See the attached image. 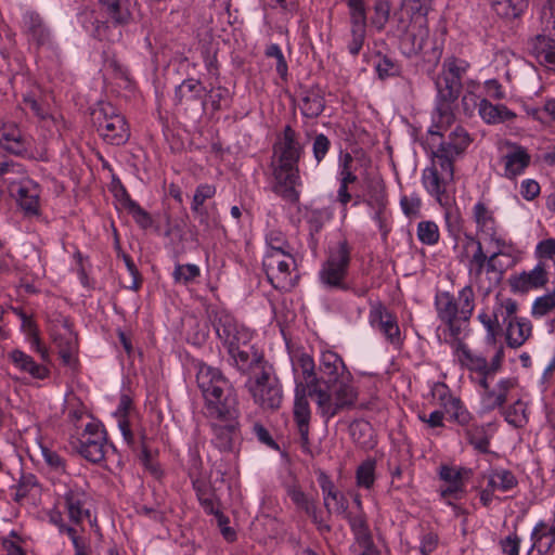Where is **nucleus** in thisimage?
<instances>
[{"mask_svg": "<svg viewBox=\"0 0 555 555\" xmlns=\"http://www.w3.org/2000/svg\"><path fill=\"white\" fill-rule=\"evenodd\" d=\"M521 539L516 532L509 533L500 541L503 555H519Z\"/></svg>", "mask_w": 555, "mask_h": 555, "instance_id": "nucleus-64", "label": "nucleus"}, {"mask_svg": "<svg viewBox=\"0 0 555 555\" xmlns=\"http://www.w3.org/2000/svg\"><path fill=\"white\" fill-rule=\"evenodd\" d=\"M436 90L434 122L429 129L431 135L441 137L440 129L448 128L455 120L454 107L463 90L456 79L450 76L440 67L439 73L434 78Z\"/></svg>", "mask_w": 555, "mask_h": 555, "instance_id": "nucleus-7", "label": "nucleus"}, {"mask_svg": "<svg viewBox=\"0 0 555 555\" xmlns=\"http://www.w3.org/2000/svg\"><path fill=\"white\" fill-rule=\"evenodd\" d=\"M508 147L509 151L501 157L504 165L503 176L509 180H515L529 167L531 155L521 145L508 143Z\"/></svg>", "mask_w": 555, "mask_h": 555, "instance_id": "nucleus-21", "label": "nucleus"}, {"mask_svg": "<svg viewBox=\"0 0 555 555\" xmlns=\"http://www.w3.org/2000/svg\"><path fill=\"white\" fill-rule=\"evenodd\" d=\"M132 2V0H99V8L114 26H126L133 20Z\"/></svg>", "mask_w": 555, "mask_h": 555, "instance_id": "nucleus-23", "label": "nucleus"}, {"mask_svg": "<svg viewBox=\"0 0 555 555\" xmlns=\"http://www.w3.org/2000/svg\"><path fill=\"white\" fill-rule=\"evenodd\" d=\"M466 85V91L461 99V107L466 116H470L477 107L479 108L480 101H478V96L474 92V88L478 83L474 80H467Z\"/></svg>", "mask_w": 555, "mask_h": 555, "instance_id": "nucleus-52", "label": "nucleus"}, {"mask_svg": "<svg viewBox=\"0 0 555 555\" xmlns=\"http://www.w3.org/2000/svg\"><path fill=\"white\" fill-rule=\"evenodd\" d=\"M199 276V268L195 264H177L173 271L176 282L188 284Z\"/></svg>", "mask_w": 555, "mask_h": 555, "instance_id": "nucleus-61", "label": "nucleus"}, {"mask_svg": "<svg viewBox=\"0 0 555 555\" xmlns=\"http://www.w3.org/2000/svg\"><path fill=\"white\" fill-rule=\"evenodd\" d=\"M0 145L11 154L35 158L28 150L29 142L15 122H4L0 119Z\"/></svg>", "mask_w": 555, "mask_h": 555, "instance_id": "nucleus-19", "label": "nucleus"}, {"mask_svg": "<svg viewBox=\"0 0 555 555\" xmlns=\"http://www.w3.org/2000/svg\"><path fill=\"white\" fill-rule=\"evenodd\" d=\"M330 149L331 141L325 134L319 133L314 137L312 143V153L317 164H320L325 158Z\"/></svg>", "mask_w": 555, "mask_h": 555, "instance_id": "nucleus-62", "label": "nucleus"}, {"mask_svg": "<svg viewBox=\"0 0 555 555\" xmlns=\"http://www.w3.org/2000/svg\"><path fill=\"white\" fill-rule=\"evenodd\" d=\"M64 500L70 521L79 525L85 517L90 518V511L86 507L89 495L85 490L72 488L65 493Z\"/></svg>", "mask_w": 555, "mask_h": 555, "instance_id": "nucleus-25", "label": "nucleus"}, {"mask_svg": "<svg viewBox=\"0 0 555 555\" xmlns=\"http://www.w3.org/2000/svg\"><path fill=\"white\" fill-rule=\"evenodd\" d=\"M323 492H324V505L328 511L332 509V502H333V508H334L335 513L345 514L347 512L348 502L343 493L334 490L333 486H330L327 492H326L325 488L323 487Z\"/></svg>", "mask_w": 555, "mask_h": 555, "instance_id": "nucleus-48", "label": "nucleus"}, {"mask_svg": "<svg viewBox=\"0 0 555 555\" xmlns=\"http://www.w3.org/2000/svg\"><path fill=\"white\" fill-rule=\"evenodd\" d=\"M218 335L224 339V344L228 348V352L231 356V358L234 360L236 364H238L240 361H243V350H241L240 347V336L238 331H236L235 327H232L229 325H223L222 330H217Z\"/></svg>", "mask_w": 555, "mask_h": 555, "instance_id": "nucleus-38", "label": "nucleus"}, {"mask_svg": "<svg viewBox=\"0 0 555 555\" xmlns=\"http://www.w3.org/2000/svg\"><path fill=\"white\" fill-rule=\"evenodd\" d=\"M345 378H351V374L343 359L333 351H324L321 354L319 373L317 374V388H332Z\"/></svg>", "mask_w": 555, "mask_h": 555, "instance_id": "nucleus-13", "label": "nucleus"}, {"mask_svg": "<svg viewBox=\"0 0 555 555\" xmlns=\"http://www.w3.org/2000/svg\"><path fill=\"white\" fill-rule=\"evenodd\" d=\"M351 248L346 240L339 241L328 250L327 259L323 262L319 272L321 283L331 289L351 292L358 297L367 294L366 286H357L347 282L348 270L351 260Z\"/></svg>", "mask_w": 555, "mask_h": 555, "instance_id": "nucleus-6", "label": "nucleus"}, {"mask_svg": "<svg viewBox=\"0 0 555 555\" xmlns=\"http://www.w3.org/2000/svg\"><path fill=\"white\" fill-rule=\"evenodd\" d=\"M370 322L377 327L391 344H399L400 330L393 317L380 302L374 304L370 310Z\"/></svg>", "mask_w": 555, "mask_h": 555, "instance_id": "nucleus-20", "label": "nucleus"}, {"mask_svg": "<svg viewBox=\"0 0 555 555\" xmlns=\"http://www.w3.org/2000/svg\"><path fill=\"white\" fill-rule=\"evenodd\" d=\"M91 122L99 135L111 145H124L130 138L127 120L109 102H98L90 111Z\"/></svg>", "mask_w": 555, "mask_h": 555, "instance_id": "nucleus-8", "label": "nucleus"}, {"mask_svg": "<svg viewBox=\"0 0 555 555\" xmlns=\"http://www.w3.org/2000/svg\"><path fill=\"white\" fill-rule=\"evenodd\" d=\"M472 138L467 130L457 126L450 132L447 141H442L437 150L433 151L431 156L436 157L439 165L450 167L461 157L472 143Z\"/></svg>", "mask_w": 555, "mask_h": 555, "instance_id": "nucleus-11", "label": "nucleus"}, {"mask_svg": "<svg viewBox=\"0 0 555 555\" xmlns=\"http://www.w3.org/2000/svg\"><path fill=\"white\" fill-rule=\"evenodd\" d=\"M345 517L349 522L356 542L372 537L366 516L362 511L357 514L346 512Z\"/></svg>", "mask_w": 555, "mask_h": 555, "instance_id": "nucleus-42", "label": "nucleus"}, {"mask_svg": "<svg viewBox=\"0 0 555 555\" xmlns=\"http://www.w3.org/2000/svg\"><path fill=\"white\" fill-rule=\"evenodd\" d=\"M487 485L495 492H506L514 489L518 485L516 476L507 469H492L488 475Z\"/></svg>", "mask_w": 555, "mask_h": 555, "instance_id": "nucleus-37", "label": "nucleus"}, {"mask_svg": "<svg viewBox=\"0 0 555 555\" xmlns=\"http://www.w3.org/2000/svg\"><path fill=\"white\" fill-rule=\"evenodd\" d=\"M267 251H294V247L287 242L285 235L279 230H272L266 237Z\"/></svg>", "mask_w": 555, "mask_h": 555, "instance_id": "nucleus-53", "label": "nucleus"}, {"mask_svg": "<svg viewBox=\"0 0 555 555\" xmlns=\"http://www.w3.org/2000/svg\"><path fill=\"white\" fill-rule=\"evenodd\" d=\"M206 88L194 78L183 80L175 90V104L192 107L198 103L204 104Z\"/></svg>", "mask_w": 555, "mask_h": 555, "instance_id": "nucleus-24", "label": "nucleus"}, {"mask_svg": "<svg viewBox=\"0 0 555 555\" xmlns=\"http://www.w3.org/2000/svg\"><path fill=\"white\" fill-rule=\"evenodd\" d=\"M531 550L539 555H548L555 548V517L548 520H540L531 531Z\"/></svg>", "mask_w": 555, "mask_h": 555, "instance_id": "nucleus-22", "label": "nucleus"}, {"mask_svg": "<svg viewBox=\"0 0 555 555\" xmlns=\"http://www.w3.org/2000/svg\"><path fill=\"white\" fill-rule=\"evenodd\" d=\"M356 477L359 487L370 489L375 481V462L373 460L363 462L358 467Z\"/></svg>", "mask_w": 555, "mask_h": 555, "instance_id": "nucleus-51", "label": "nucleus"}, {"mask_svg": "<svg viewBox=\"0 0 555 555\" xmlns=\"http://www.w3.org/2000/svg\"><path fill=\"white\" fill-rule=\"evenodd\" d=\"M531 323L524 319L513 318L506 328V343L511 348H518L531 335Z\"/></svg>", "mask_w": 555, "mask_h": 555, "instance_id": "nucleus-30", "label": "nucleus"}, {"mask_svg": "<svg viewBox=\"0 0 555 555\" xmlns=\"http://www.w3.org/2000/svg\"><path fill=\"white\" fill-rule=\"evenodd\" d=\"M491 10L501 18L512 21L527 9V0H490Z\"/></svg>", "mask_w": 555, "mask_h": 555, "instance_id": "nucleus-34", "label": "nucleus"}, {"mask_svg": "<svg viewBox=\"0 0 555 555\" xmlns=\"http://www.w3.org/2000/svg\"><path fill=\"white\" fill-rule=\"evenodd\" d=\"M375 69L380 79H386L389 77L399 76L401 67L399 63L387 55H379L375 63Z\"/></svg>", "mask_w": 555, "mask_h": 555, "instance_id": "nucleus-49", "label": "nucleus"}, {"mask_svg": "<svg viewBox=\"0 0 555 555\" xmlns=\"http://www.w3.org/2000/svg\"><path fill=\"white\" fill-rule=\"evenodd\" d=\"M262 266L273 287L286 289L293 286L291 274L296 267L294 251H267Z\"/></svg>", "mask_w": 555, "mask_h": 555, "instance_id": "nucleus-10", "label": "nucleus"}, {"mask_svg": "<svg viewBox=\"0 0 555 555\" xmlns=\"http://www.w3.org/2000/svg\"><path fill=\"white\" fill-rule=\"evenodd\" d=\"M304 146L297 132L286 125L273 145L271 167L275 179V192L289 203L299 199L296 186L300 184L298 163Z\"/></svg>", "mask_w": 555, "mask_h": 555, "instance_id": "nucleus-1", "label": "nucleus"}, {"mask_svg": "<svg viewBox=\"0 0 555 555\" xmlns=\"http://www.w3.org/2000/svg\"><path fill=\"white\" fill-rule=\"evenodd\" d=\"M448 345L454 349L462 365H465L469 371L477 372L480 375H489L488 361L486 357L474 354L463 343V337L457 338L456 341H450Z\"/></svg>", "mask_w": 555, "mask_h": 555, "instance_id": "nucleus-26", "label": "nucleus"}, {"mask_svg": "<svg viewBox=\"0 0 555 555\" xmlns=\"http://www.w3.org/2000/svg\"><path fill=\"white\" fill-rule=\"evenodd\" d=\"M548 283V272L544 262L540 261L529 270L509 276L511 291L516 294H527L530 291L545 287Z\"/></svg>", "mask_w": 555, "mask_h": 555, "instance_id": "nucleus-16", "label": "nucleus"}, {"mask_svg": "<svg viewBox=\"0 0 555 555\" xmlns=\"http://www.w3.org/2000/svg\"><path fill=\"white\" fill-rule=\"evenodd\" d=\"M324 108L325 101L319 88L305 91L300 104V111L305 117L317 118L323 113Z\"/></svg>", "mask_w": 555, "mask_h": 555, "instance_id": "nucleus-33", "label": "nucleus"}, {"mask_svg": "<svg viewBox=\"0 0 555 555\" xmlns=\"http://www.w3.org/2000/svg\"><path fill=\"white\" fill-rule=\"evenodd\" d=\"M121 257L131 275V281H129L128 284L125 285V287L128 289L138 291L142 284V275L138 270L135 263L133 262L132 258L128 254L122 253Z\"/></svg>", "mask_w": 555, "mask_h": 555, "instance_id": "nucleus-63", "label": "nucleus"}, {"mask_svg": "<svg viewBox=\"0 0 555 555\" xmlns=\"http://www.w3.org/2000/svg\"><path fill=\"white\" fill-rule=\"evenodd\" d=\"M555 309V289L538 297L532 305V315L541 318Z\"/></svg>", "mask_w": 555, "mask_h": 555, "instance_id": "nucleus-56", "label": "nucleus"}, {"mask_svg": "<svg viewBox=\"0 0 555 555\" xmlns=\"http://www.w3.org/2000/svg\"><path fill=\"white\" fill-rule=\"evenodd\" d=\"M196 383L206 401L208 413L224 421H236L240 416L238 403L229 396L224 397L228 380L221 371L201 363L196 374Z\"/></svg>", "mask_w": 555, "mask_h": 555, "instance_id": "nucleus-5", "label": "nucleus"}, {"mask_svg": "<svg viewBox=\"0 0 555 555\" xmlns=\"http://www.w3.org/2000/svg\"><path fill=\"white\" fill-rule=\"evenodd\" d=\"M473 218L478 233H481L495 247H507L505 238L499 232V225L493 211L483 202L475 204L473 207Z\"/></svg>", "mask_w": 555, "mask_h": 555, "instance_id": "nucleus-18", "label": "nucleus"}, {"mask_svg": "<svg viewBox=\"0 0 555 555\" xmlns=\"http://www.w3.org/2000/svg\"><path fill=\"white\" fill-rule=\"evenodd\" d=\"M478 320L487 330V343L494 345L496 341V336L500 333V324L496 313L489 314L487 312H480L478 314Z\"/></svg>", "mask_w": 555, "mask_h": 555, "instance_id": "nucleus-54", "label": "nucleus"}, {"mask_svg": "<svg viewBox=\"0 0 555 555\" xmlns=\"http://www.w3.org/2000/svg\"><path fill=\"white\" fill-rule=\"evenodd\" d=\"M247 390L254 401L262 411L274 412L283 402V389L275 370L262 353L254 351L248 362Z\"/></svg>", "mask_w": 555, "mask_h": 555, "instance_id": "nucleus-4", "label": "nucleus"}, {"mask_svg": "<svg viewBox=\"0 0 555 555\" xmlns=\"http://www.w3.org/2000/svg\"><path fill=\"white\" fill-rule=\"evenodd\" d=\"M429 38V29L424 17H416L403 27L400 35V49L404 55L412 57L422 52Z\"/></svg>", "mask_w": 555, "mask_h": 555, "instance_id": "nucleus-15", "label": "nucleus"}, {"mask_svg": "<svg viewBox=\"0 0 555 555\" xmlns=\"http://www.w3.org/2000/svg\"><path fill=\"white\" fill-rule=\"evenodd\" d=\"M367 203L376 209L374 219L380 222L382 220V210L386 205V193L384 185L380 182L374 183L369 191V199Z\"/></svg>", "mask_w": 555, "mask_h": 555, "instance_id": "nucleus-47", "label": "nucleus"}, {"mask_svg": "<svg viewBox=\"0 0 555 555\" xmlns=\"http://www.w3.org/2000/svg\"><path fill=\"white\" fill-rule=\"evenodd\" d=\"M78 452L91 463H100L105 457V443L101 441H79Z\"/></svg>", "mask_w": 555, "mask_h": 555, "instance_id": "nucleus-43", "label": "nucleus"}, {"mask_svg": "<svg viewBox=\"0 0 555 555\" xmlns=\"http://www.w3.org/2000/svg\"><path fill=\"white\" fill-rule=\"evenodd\" d=\"M285 491L293 503L310 516L314 524H318L317 505L301 488L296 482H292L285 485Z\"/></svg>", "mask_w": 555, "mask_h": 555, "instance_id": "nucleus-35", "label": "nucleus"}, {"mask_svg": "<svg viewBox=\"0 0 555 555\" xmlns=\"http://www.w3.org/2000/svg\"><path fill=\"white\" fill-rule=\"evenodd\" d=\"M292 367L296 383L293 417L302 452L313 456L309 437L311 410L307 399V395L313 398V390L318 389L313 358L306 352L298 353L292 360Z\"/></svg>", "mask_w": 555, "mask_h": 555, "instance_id": "nucleus-2", "label": "nucleus"}, {"mask_svg": "<svg viewBox=\"0 0 555 555\" xmlns=\"http://www.w3.org/2000/svg\"><path fill=\"white\" fill-rule=\"evenodd\" d=\"M438 319L444 325L438 328V337L444 344L456 341L466 330L475 308L472 285L464 286L457 296L450 292H438L435 297Z\"/></svg>", "mask_w": 555, "mask_h": 555, "instance_id": "nucleus-3", "label": "nucleus"}, {"mask_svg": "<svg viewBox=\"0 0 555 555\" xmlns=\"http://www.w3.org/2000/svg\"><path fill=\"white\" fill-rule=\"evenodd\" d=\"M352 156L349 153H346L339 167V183L349 185L358 181V177L352 169Z\"/></svg>", "mask_w": 555, "mask_h": 555, "instance_id": "nucleus-59", "label": "nucleus"}, {"mask_svg": "<svg viewBox=\"0 0 555 555\" xmlns=\"http://www.w3.org/2000/svg\"><path fill=\"white\" fill-rule=\"evenodd\" d=\"M442 392L439 395L444 412L450 418L461 426H468L473 416L464 406L460 398L447 393V388L442 386Z\"/></svg>", "mask_w": 555, "mask_h": 555, "instance_id": "nucleus-28", "label": "nucleus"}, {"mask_svg": "<svg viewBox=\"0 0 555 555\" xmlns=\"http://www.w3.org/2000/svg\"><path fill=\"white\" fill-rule=\"evenodd\" d=\"M473 470L466 467H457L448 464H441L438 468L439 478L447 483L439 490L441 499L446 500L448 504L451 499L460 500L465 493V482L472 477Z\"/></svg>", "mask_w": 555, "mask_h": 555, "instance_id": "nucleus-12", "label": "nucleus"}, {"mask_svg": "<svg viewBox=\"0 0 555 555\" xmlns=\"http://www.w3.org/2000/svg\"><path fill=\"white\" fill-rule=\"evenodd\" d=\"M16 201L25 214H39V196L37 193H30L26 186H20L17 189Z\"/></svg>", "mask_w": 555, "mask_h": 555, "instance_id": "nucleus-44", "label": "nucleus"}, {"mask_svg": "<svg viewBox=\"0 0 555 555\" xmlns=\"http://www.w3.org/2000/svg\"><path fill=\"white\" fill-rule=\"evenodd\" d=\"M468 442L479 452L488 453L490 440L483 426H472L466 429Z\"/></svg>", "mask_w": 555, "mask_h": 555, "instance_id": "nucleus-46", "label": "nucleus"}, {"mask_svg": "<svg viewBox=\"0 0 555 555\" xmlns=\"http://www.w3.org/2000/svg\"><path fill=\"white\" fill-rule=\"evenodd\" d=\"M531 52L544 65L555 66V42L546 36H537L531 42Z\"/></svg>", "mask_w": 555, "mask_h": 555, "instance_id": "nucleus-36", "label": "nucleus"}, {"mask_svg": "<svg viewBox=\"0 0 555 555\" xmlns=\"http://www.w3.org/2000/svg\"><path fill=\"white\" fill-rule=\"evenodd\" d=\"M216 194V188L210 184H201L196 188L195 194L193 196V201L191 204V209L194 214H196L201 221H204L207 217V211L203 209V205L206 199L214 197Z\"/></svg>", "mask_w": 555, "mask_h": 555, "instance_id": "nucleus-41", "label": "nucleus"}, {"mask_svg": "<svg viewBox=\"0 0 555 555\" xmlns=\"http://www.w3.org/2000/svg\"><path fill=\"white\" fill-rule=\"evenodd\" d=\"M350 14V34L351 41L348 44V51L352 55H358L361 51L366 36V13L363 0H347Z\"/></svg>", "mask_w": 555, "mask_h": 555, "instance_id": "nucleus-17", "label": "nucleus"}, {"mask_svg": "<svg viewBox=\"0 0 555 555\" xmlns=\"http://www.w3.org/2000/svg\"><path fill=\"white\" fill-rule=\"evenodd\" d=\"M38 486L37 477L33 474H22L14 496L15 502H21L27 494Z\"/></svg>", "mask_w": 555, "mask_h": 555, "instance_id": "nucleus-60", "label": "nucleus"}, {"mask_svg": "<svg viewBox=\"0 0 555 555\" xmlns=\"http://www.w3.org/2000/svg\"><path fill=\"white\" fill-rule=\"evenodd\" d=\"M390 3L387 0H378L374 5V14L371 17V23L378 30H382L388 22L390 14Z\"/></svg>", "mask_w": 555, "mask_h": 555, "instance_id": "nucleus-55", "label": "nucleus"}, {"mask_svg": "<svg viewBox=\"0 0 555 555\" xmlns=\"http://www.w3.org/2000/svg\"><path fill=\"white\" fill-rule=\"evenodd\" d=\"M193 488L196 492L201 505L208 514L218 515L219 511L215 506V493L209 482L204 479L193 481Z\"/></svg>", "mask_w": 555, "mask_h": 555, "instance_id": "nucleus-40", "label": "nucleus"}, {"mask_svg": "<svg viewBox=\"0 0 555 555\" xmlns=\"http://www.w3.org/2000/svg\"><path fill=\"white\" fill-rule=\"evenodd\" d=\"M349 433L353 442L364 450H371L376 446L374 429L366 421H353L349 426Z\"/></svg>", "mask_w": 555, "mask_h": 555, "instance_id": "nucleus-32", "label": "nucleus"}, {"mask_svg": "<svg viewBox=\"0 0 555 555\" xmlns=\"http://www.w3.org/2000/svg\"><path fill=\"white\" fill-rule=\"evenodd\" d=\"M479 115L487 124H500L516 117L505 105H493L487 99L479 102Z\"/></svg>", "mask_w": 555, "mask_h": 555, "instance_id": "nucleus-31", "label": "nucleus"}, {"mask_svg": "<svg viewBox=\"0 0 555 555\" xmlns=\"http://www.w3.org/2000/svg\"><path fill=\"white\" fill-rule=\"evenodd\" d=\"M217 47L211 41H205L201 44V54L204 59L205 66L212 75L217 74Z\"/></svg>", "mask_w": 555, "mask_h": 555, "instance_id": "nucleus-58", "label": "nucleus"}, {"mask_svg": "<svg viewBox=\"0 0 555 555\" xmlns=\"http://www.w3.org/2000/svg\"><path fill=\"white\" fill-rule=\"evenodd\" d=\"M23 22L27 36L38 48L51 42V33L38 13H26L23 17Z\"/></svg>", "mask_w": 555, "mask_h": 555, "instance_id": "nucleus-27", "label": "nucleus"}, {"mask_svg": "<svg viewBox=\"0 0 555 555\" xmlns=\"http://www.w3.org/2000/svg\"><path fill=\"white\" fill-rule=\"evenodd\" d=\"M441 68L464 86L470 63L465 59L449 55L442 61Z\"/></svg>", "mask_w": 555, "mask_h": 555, "instance_id": "nucleus-39", "label": "nucleus"}, {"mask_svg": "<svg viewBox=\"0 0 555 555\" xmlns=\"http://www.w3.org/2000/svg\"><path fill=\"white\" fill-rule=\"evenodd\" d=\"M526 411V404L521 400H517L508 409L503 410V414L508 424L514 427H522L528 423Z\"/></svg>", "mask_w": 555, "mask_h": 555, "instance_id": "nucleus-45", "label": "nucleus"}, {"mask_svg": "<svg viewBox=\"0 0 555 555\" xmlns=\"http://www.w3.org/2000/svg\"><path fill=\"white\" fill-rule=\"evenodd\" d=\"M351 378H345L332 388L314 389V401L320 415L328 421L343 410L352 409L358 400V390Z\"/></svg>", "mask_w": 555, "mask_h": 555, "instance_id": "nucleus-9", "label": "nucleus"}, {"mask_svg": "<svg viewBox=\"0 0 555 555\" xmlns=\"http://www.w3.org/2000/svg\"><path fill=\"white\" fill-rule=\"evenodd\" d=\"M9 358L18 370L29 373L34 378L44 379L49 375L46 366L36 363L30 356L20 349L12 350Z\"/></svg>", "mask_w": 555, "mask_h": 555, "instance_id": "nucleus-29", "label": "nucleus"}, {"mask_svg": "<svg viewBox=\"0 0 555 555\" xmlns=\"http://www.w3.org/2000/svg\"><path fill=\"white\" fill-rule=\"evenodd\" d=\"M439 229L434 221H421L417 224V238L426 245H435L439 241Z\"/></svg>", "mask_w": 555, "mask_h": 555, "instance_id": "nucleus-50", "label": "nucleus"}, {"mask_svg": "<svg viewBox=\"0 0 555 555\" xmlns=\"http://www.w3.org/2000/svg\"><path fill=\"white\" fill-rule=\"evenodd\" d=\"M454 166L444 167L436 162L433 156V164L426 167L422 173V182L427 192L434 196L440 204L447 193L448 185L453 181Z\"/></svg>", "mask_w": 555, "mask_h": 555, "instance_id": "nucleus-14", "label": "nucleus"}, {"mask_svg": "<svg viewBox=\"0 0 555 555\" xmlns=\"http://www.w3.org/2000/svg\"><path fill=\"white\" fill-rule=\"evenodd\" d=\"M129 215L133 218L135 223L143 230L149 229L153 224L152 216L143 209L137 202L129 203V206L125 208Z\"/></svg>", "mask_w": 555, "mask_h": 555, "instance_id": "nucleus-57", "label": "nucleus"}]
</instances>
